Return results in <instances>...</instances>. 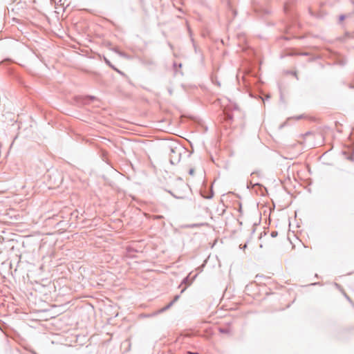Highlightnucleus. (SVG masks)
<instances>
[{
	"label": "nucleus",
	"instance_id": "nucleus-1",
	"mask_svg": "<svg viewBox=\"0 0 354 354\" xmlns=\"http://www.w3.org/2000/svg\"><path fill=\"white\" fill-rule=\"evenodd\" d=\"M219 332L221 333H225V334H229L230 333V330L229 328H219Z\"/></svg>",
	"mask_w": 354,
	"mask_h": 354
},
{
	"label": "nucleus",
	"instance_id": "nucleus-2",
	"mask_svg": "<svg viewBox=\"0 0 354 354\" xmlns=\"http://www.w3.org/2000/svg\"><path fill=\"white\" fill-rule=\"evenodd\" d=\"M189 174L191 175V176H193L194 174V169L191 168L189 169Z\"/></svg>",
	"mask_w": 354,
	"mask_h": 354
},
{
	"label": "nucleus",
	"instance_id": "nucleus-4",
	"mask_svg": "<svg viewBox=\"0 0 354 354\" xmlns=\"http://www.w3.org/2000/svg\"><path fill=\"white\" fill-rule=\"evenodd\" d=\"M189 354H198L197 353H192V352H188Z\"/></svg>",
	"mask_w": 354,
	"mask_h": 354
},
{
	"label": "nucleus",
	"instance_id": "nucleus-3",
	"mask_svg": "<svg viewBox=\"0 0 354 354\" xmlns=\"http://www.w3.org/2000/svg\"><path fill=\"white\" fill-rule=\"evenodd\" d=\"M272 236H276L277 235V232H272V234H271Z\"/></svg>",
	"mask_w": 354,
	"mask_h": 354
}]
</instances>
